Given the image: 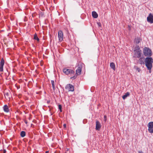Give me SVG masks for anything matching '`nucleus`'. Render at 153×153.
Returning a JSON list of instances; mask_svg holds the SVG:
<instances>
[{"mask_svg": "<svg viewBox=\"0 0 153 153\" xmlns=\"http://www.w3.org/2000/svg\"><path fill=\"white\" fill-rule=\"evenodd\" d=\"M21 136L22 137H24L25 135V131H22L21 132Z\"/></svg>", "mask_w": 153, "mask_h": 153, "instance_id": "nucleus-19", "label": "nucleus"}, {"mask_svg": "<svg viewBox=\"0 0 153 153\" xmlns=\"http://www.w3.org/2000/svg\"><path fill=\"white\" fill-rule=\"evenodd\" d=\"M61 125H58V126H59V127H61Z\"/></svg>", "mask_w": 153, "mask_h": 153, "instance_id": "nucleus-35", "label": "nucleus"}, {"mask_svg": "<svg viewBox=\"0 0 153 153\" xmlns=\"http://www.w3.org/2000/svg\"><path fill=\"white\" fill-rule=\"evenodd\" d=\"M130 95V93L129 92L126 93L125 94L122 96V98L123 100L125 99L126 98L129 96Z\"/></svg>", "mask_w": 153, "mask_h": 153, "instance_id": "nucleus-16", "label": "nucleus"}, {"mask_svg": "<svg viewBox=\"0 0 153 153\" xmlns=\"http://www.w3.org/2000/svg\"><path fill=\"white\" fill-rule=\"evenodd\" d=\"M4 111L6 112H8L10 111V109L8 108V106L6 105H5L3 107Z\"/></svg>", "mask_w": 153, "mask_h": 153, "instance_id": "nucleus-12", "label": "nucleus"}, {"mask_svg": "<svg viewBox=\"0 0 153 153\" xmlns=\"http://www.w3.org/2000/svg\"><path fill=\"white\" fill-rule=\"evenodd\" d=\"M139 153H143L142 151L139 152Z\"/></svg>", "mask_w": 153, "mask_h": 153, "instance_id": "nucleus-34", "label": "nucleus"}, {"mask_svg": "<svg viewBox=\"0 0 153 153\" xmlns=\"http://www.w3.org/2000/svg\"><path fill=\"white\" fill-rule=\"evenodd\" d=\"M101 125H96V130H100V128L101 127Z\"/></svg>", "mask_w": 153, "mask_h": 153, "instance_id": "nucleus-20", "label": "nucleus"}, {"mask_svg": "<svg viewBox=\"0 0 153 153\" xmlns=\"http://www.w3.org/2000/svg\"><path fill=\"white\" fill-rule=\"evenodd\" d=\"M33 39L34 40H37L38 42H39V39L36 33L34 35Z\"/></svg>", "mask_w": 153, "mask_h": 153, "instance_id": "nucleus-17", "label": "nucleus"}, {"mask_svg": "<svg viewBox=\"0 0 153 153\" xmlns=\"http://www.w3.org/2000/svg\"><path fill=\"white\" fill-rule=\"evenodd\" d=\"M148 70H149V73H151V69H148Z\"/></svg>", "mask_w": 153, "mask_h": 153, "instance_id": "nucleus-31", "label": "nucleus"}, {"mask_svg": "<svg viewBox=\"0 0 153 153\" xmlns=\"http://www.w3.org/2000/svg\"><path fill=\"white\" fill-rule=\"evenodd\" d=\"M148 126L149 132L151 133H153V125H148Z\"/></svg>", "mask_w": 153, "mask_h": 153, "instance_id": "nucleus-11", "label": "nucleus"}, {"mask_svg": "<svg viewBox=\"0 0 153 153\" xmlns=\"http://www.w3.org/2000/svg\"><path fill=\"white\" fill-rule=\"evenodd\" d=\"M4 64V59L2 58L1 59L0 62V71L1 72H3V66Z\"/></svg>", "mask_w": 153, "mask_h": 153, "instance_id": "nucleus-9", "label": "nucleus"}, {"mask_svg": "<svg viewBox=\"0 0 153 153\" xmlns=\"http://www.w3.org/2000/svg\"><path fill=\"white\" fill-rule=\"evenodd\" d=\"M110 67L111 68H112L114 71L115 70V64L114 62H112L110 63Z\"/></svg>", "mask_w": 153, "mask_h": 153, "instance_id": "nucleus-15", "label": "nucleus"}, {"mask_svg": "<svg viewBox=\"0 0 153 153\" xmlns=\"http://www.w3.org/2000/svg\"><path fill=\"white\" fill-rule=\"evenodd\" d=\"M45 153H49V152L48 151H47L45 152Z\"/></svg>", "mask_w": 153, "mask_h": 153, "instance_id": "nucleus-32", "label": "nucleus"}, {"mask_svg": "<svg viewBox=\"0 0 153 153\" xmlns=\"http://www.w3.org/2000/svg\"><path fill=\"white\" fill-rule=\"evenodd\" d=\"M62 105H58V108L60 112H62Z\"/></svg>", "mask_w": 153, "mask_h": 153, "instance_id": "nucleus-21", "label": "nucleus"}, {"mask_svg": "<svg viewBox=\"0 0 153 153\" xmlns=\"http://www.w3.org/2000/svg\"><path fill=\"white\" fill-rule=\"evenodd\" d=\"M142 40L141 39L140 37H137L135 39L134 42L136 44H139Z\"/></svg>", "mask_w": 153, "mask_h": 153, "instance_id": "nucleus-13", "label": "nucleus"}, {"mask_svg": "<svg viewBox=\"0 0 153 153\" xmlns=\"http://www.w3.org/2000/svg\"><path fill=\"white\" fill-rule=\"evenodd\" d=\"M153 59L151 57H146L145 59V64L148 69H150L152 68Z\"/></svg>", "mask_w": 153, "mask_h": 153, "instance_id": "nucleus-1", "label": "nucleus"}, {"mask_svg": "<svg viewBox=\"0 0 153 153\" xmlns=\"http://www.w3.org/2000/svg\"><path fill=\"white\" fill-rule=\"evenodd\" d=\"M25 123L26 124H27V122L26 121H25Z\"/></svg>", "mask_w": 153, "mask_h": 153, "instance_id": "nucleus-33", "label": "nucleus"}, {"mask_svg": "<svg viewBox=\"0 0 153 153\" xmlns=\"http://www.w3.org/2000/svg\"><path fill=\"white\" fill-rule=\"evenodd\" d=\"M9 95V94L8 93V92L5 93L4 94V96H5V98H6V97H8Z\"/></svg>", "mask_w": 153, "mask_h": 153, "instance_id": "nucleus-22", "label": "nucleus"}, {"mask_svg": "<svg viewBox=\"0 0 153 153\" xmlns=\"http://www.w3.org/2000/svg\"><path fill=\"white\" fill-rule=\"evenodd\" d=\"M134 57L137 58H140L141 56L140 48L138 46H136L134 50Z\"/></svg>", "mask_w": 153, "mask_h": 153, "instance_id": "nucleus-2", "label": "nucleus"}, {"mask_svg": "<svg viewBox=\"0 0 153 153\" xmlns=\"http://www.w3.org/2000/svg\"><path fill=\"white\" fill-rule=\"evenodd\" d=\"M99 122L98 121H96V124H99Z\"/></svg>", "mask_w": 153, "mask_h": 153, "instance_id": "nucleus-27", "label": "nucleus"}, {"mask_svg": "<svg viewBox=\"0 0 153 153\" xmlns=\"http://www.w3.org/2000/svg\"><path fill=\"white\" fill-rule=\"evenodd\" d=\"M143 52L145 56H150L152 55V52L149 48L145 47L143 49Z\"/></svg>", "mask_w": 153, "mask_h": 153, "instance_id": "nucleus-5", "label": "nucleus"}, {"mask_svg": "<svg viewBox=\"0 0 153 153\" xmlns=\"http://www.w3.org/2000/svg\"><path fill=\"white\" fill-rule=\"evenodd\" d=\"M82 69V66L81 65H78L77 68L76 70V74H74L73 76L71 77V79L72 80L74 79L77 77V76L81 74Z\"/></svg>", "mask_w": 153, "mask_h": 153, "instance_id": "nucleus-3", "label": "nucleus"}, {"mask_svg": "<svg viewBox=\"0 0 153 153\" xmlns=\"http://www.w3.org/2000/svg\"><path fill=\"white\" fill-rule=\"evenodd\" d=\"M32 125H30V127H31L32 126Z\"/></svg>", "mask_w": 153, "mask_h": 153, "instance_id": "nucleus-37", "label": "nucleus"}, {"mask_svg": "<svg viewBox=\"0 0 153 153\" xmlns=\"http://www.w3.org/2000/svg\"><path fill=\"white\" fill-rule=\"evenodd\" d=\"M65 89L68 91H73L74 90V87L72 85L69 84L66 85Z\"/></svg>", "mask_w": 153, "mask_h": 153, "instance_id": "nucleus-6", "label": "nucleus"}, {"mask_svg": "<svg viewBox=\"0 0 153 153\" xmlns=\"http://www.w3.org/2000/svg\"><path fill=\"white\" fill-rule=\"evenodd\" d=\"M92 17L94 18H97L98 17V15L96 12L93 11L92 13Z\"/></svg>", "mask_w": 153, "mask_h": 153, "instance_id": "nucleus-14", "label": "nucleus"}, {"mask_svg": "<svg viewBox=\"0 0 153 153\" xmlns=\"http://www.w3.org/2000/svg\"><path fill=\"white\" fill-rule=\"evenodd\" d=\"M138 63H139L140 65H144L145 63V60L144 58L142 57H140L139 59Z\"/></svg>", "mask_w": 153, "mask_h": 153, "instance_id": "nucleus-10", "label": "nucleus"}, {"mask_svg": "<svg viewBox=\"0 0 153 153\" xmlns=\"http://www.w3.org/2000/svg\"><path fill=\"white\" fill-rule=\"evenodd\" d=\"M40 15H41V16H43L44 15V14L43 13L41 12L40 13Z\"/></svg>", "mask_w": 153, "mask_h": 153, "instance_id": "nucleus-24", "label": "nucleus"}, {"mask_svg": "<svg viewBox=\"0 0 153 153\" xmlns=\"http://www.w3.org/2000/svg\"><path fill=\"white\" fill-rule=\"evenodd\" d=\"M63 72L65 74H70V76H73L75 74V71L74 70H72L67 68H64L63 70Z\"/></svg>", "mask_w": 153, "mask_h": 153, "instance_id": "nucleus-4", "label": "nucleus"}, {"mask_svg": "<svg viewBox=\"0 0 153 153\" xmlns=\"http://www.w3.org/2000/svg\"><path fill=\"white\" fill-rule=\"evenodd\" d=\"M3 129H0V131H3Z\"/></svg>", "mask_w": 153, "mask_h": 153, "instance_id": "nucleus-36", "label": "nucleus"}, {"mask_svg": "<svg viewBox=\"0 0 153 153\" xmlns=\"http://www.w3.org/2000/svg\"><path fill=\"white\" fill-rule=\"evenodd\" d=\"M51 84L52 85L53 89L54 91L55 90V89L54 81L53 80H51Z\"/></svg>", "mask_w": 153, "mask_h": 153, "instance_id": "nucleus-18", "label": "nucleus"}, {"mask_svg": "<svg viewBox=\"0 0 153 153\" xmlns=\"http://www.w3.org/2000/svg\"><path fill=\"white\" fill-rule=\"evenodd\" d=\"M148 124H153V122H149Z\"/></svg>", "mask_w": 153, "mask_h": 153, "instance_id": "nucleus-26", "label": "nucleus"}, {"mask_svg": "<svg viewBox=\"0 0 153 153\" xmlns=\"http://www.w3.org/2000/svg\"><path fill=\"white\" fill-rule=\"evenodd\" d=\"M6 150L5 149H4L3 153H6Z\"/></svg>", "mask_w": 153, "mask_h": 153, "instance_id": "nucleus-28", "label": "nucleus"}, {"mask_svg": "<svg viewBox=\"0 0 153 153\" xmlns=\"http://www.w3.org/2000/svg\"><path fill=\"white\" fill-rule=\"evenodd\" d=\"M49 102H50L49 101H48V103Z\"/></svg>", "mask_w": 153, "mask_h": 153, "instance_id": "nucleus-38", "label": "nucleus"}, {"mask_svg": "<svg viewBox=\"0 0 153 153\" xmlns=\"http://www.w3.org/2000/svg\"><path fill=\"white\" fill-rule=\"evenodd\" d=\"M147 21L148 22L152 24L153 23V15L150 13L147 17Z\"/></svg>", "mask_w": 153, "mask_h": 153, "instance_id": "nucleus-7", "label": "nucleus"}, {"mask_svg": "<svg viewBox=\"0 0 153 153\" xmlns=\"http://www.w3.org/2000/svg\"><path fill=\"white\" fill-rule=\"evenodd\" d=\"M64 128H65L66 127V125H63Z\"/></svg>", "mask_w": 153, "mask_h": 153, "instance_id": "nucleus-30", "label": "nucleus"}, {"mask_svg": "<svg viewBox=\"0 0 153 153\" xmlns=\"http://www.w3.org/2000/svg\"><path fill=\"white\" fill-rule=\"evenodd\" d=\"M58 36L59 42H62L63 40V35L62 31L59 30L58 33Z\"/></svg>", "mask_w": 153, "mask_h": 153, "instance_id": "nucleus-8", "label": "nucleus"}, {"mask_svg": "<svg viewBox=\"0 0 153 153\" xmlns=\"http://www.w3.org/2000/svg\"><path fill=\"white\" fill-rule=\"evenodd\" d=\"M137 70L139 72L140 71V69L139 68H137Z\"/></svg>", "mask_w": 153, "mask_h": 153, "instance_id": "nucleus-25", "label": "nucleus"}, {"mask_svg": "<svg viewBox=\"0 0 153 153\" xmlns=\"http://www.w3.org/2000/svg\"><path fill=\"white\" fill-rule=\"evenodd\" d=\"M24 125V126H23V127L24 128H25V127H26H26H27V125Z\"/></svg>", "mask_w": 153, "mask_h": 153, "instance_id": "nucleus-29", "label": "nucleus"}, {"mask_svg": "<svg viewBox=\"0 0 153 153\" xmlns=\"http://www.w3.org/2000/svg\"><path fill=\"white\" fill-rule=\"evenodd\" d=\"M107 119V117L106 115H104V119L103 120L104 122H106Z\"/></svg>", "mask_w": 153, "mask_h": 153, "instance_id": "nucleus-23", "label": "nucleus"}]
</instances>
